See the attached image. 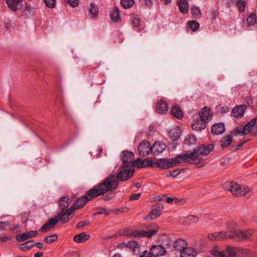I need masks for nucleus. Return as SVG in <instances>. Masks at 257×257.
Listing matches in <instances>:
<instances>
[{
  "mask_svg": "<svg viewBox=\"0 0 257 257\" xmlns=\"http://www.w3.org/2000/svg\"><path fill=\"white\" fill-rule=\"evenodd\" d=\"M118 185L119 183L116 179L115 174L111 173L100 183L89 189L85 195L79 198L76 205L79 207H83L89 201L107 192L114 190Z\"/></svg>",
  "mask_w": 257,
  "mask_h": 257,
  "instance_id": "nucleus-1",
  "label": "nucleus"
},
{
  "mask_svg": "<svg viewBox=\"0 0 257 257\" xmlns=\"http://www.w3.org/2000/svg\"><path fill=\"white\" fill-rule=\"evenodd\" d=\"M214 147V145L212 144L201 145L194 148L190 153L182 154L181 157L186 163L202 167L205 165V162L199 156L208 155L213 151Z\"/></svg>",
  "mask_w": 257,
  "mask_h": 257,
  "instance_id": "nucleus-2",
  "label": "nucleus"
},
{
  "mask_svg": "<svg viewBox=\"0 0 257 257\" xmlns=\"http://www.w3.org/2000/svg\"><path fill=\"white\" fill-rule=\"evenodd\" d=\"M224 188L230 191L235 197H241L250 192V188L248 186H241L236 182H227L224 185Z\"/></svg>",
  "mask_w": 257,
  "mask_h": 257,
  "instance_id": "nucleus-3",
  "label": "nucleus"
},
{
  "mask_svg": "<svg viewBox=\"0 0 257 257\" xmlns=\"http://www.w3.org/2000/svg\"><path fill=\"white\" fill-rule=\"evenodd\" d=\"M255 232V230L253 229L245 230L239 229L231 235V239L235 241H252L253 240V235Z\"/></svg>",
  "mask_w": 257,
  "mask_h": 257,
  "instance_id": "nucleus-4",
  "label": "nucleus"
},
{
  "mask_svg": "<svg viewBox=\"0 0 257 257\" xmlns=\"http://www.w3.org/2000/svg\"><path fill=\"white\" fill-rule=\"evenodd\" d=\"M182 155L177 156L175 158L172 159L171 161L167 159H161L157 161L156 167L162 169H168L178 164L181 163H186L185 160L181 157Z\"/></svg>",
  "mask_w": 257,
  "mask_h": 257,
  "instance_id": "nucleus-5",
  "label": "nucleus"
},
{
  "mask_svg": "<svg viewBox=\"0 0 257 257\" xmlns=\"http://www.w3.org/2000/svg\"><path fill=\"white\" fill-rule=\"evenodd\" d=\"M255 129L254 134H257V117L252 119L244 126H240L236 127L234 130V134L235 136L238 135H246L249 134L251 131L252 127Z\"/></svg>",
  "mask_w": 257,
  "mask_h": 257,
  "instance_id": "nucleus-6",
  "label": "nucleus"
},
{
  "mask_svg": "<svg viewBox=\"0 0 257 257\" xmlns=\"http://www.w3.org/2000/svg\"><path fill=\"white\" fill-rule=\"evenodd\" d=\"M151 230L148 231L139 230L134 231L131 234L127 232H124L122 233V234L124 236L130 235L131 236L136 238H141L145 236L151 237L154 234L158 231L159 227L157 224H153L151 225Z\"/></svg>",
  "mask_w": 257,
  "mask_h": 257,
  "instance_id": "nucleus-7",
  "label": "nucleus"
},
{
  "mask_svg": "<svg viewBox=\"0 0 257 257\" xmlns=\"http://www.w3.org/2000/svg\"><path fill=\"white\" fill-rule=\"evenodd\" d=\"M134 174V170L131 169L128 164L122 166L115 176L117 181H125L131 178Z\"/></svg>",
  "mask_w": 257,
  "mask_h": 257,
  "instance_id": "nucleus-8",
  "label": "nucleus"
},
{
  "mask_svg": "<svg viewBox=\"0 0 257 257\" xmlns=\"http://www.w3.org/2000/svg\"><path fill=\"white\" fill-rule=\"evenodd\" d=\"M78 199L75 201L73 206L65 210L64 212L59 213L55 217L58 220V222L60 221L63 223H67L72 217V215L76 209H79L82 207H78L76 205Z\"/></svg>",
  "mask_w": 257,
  "mask_h": 257,
  "instance_id": "nucleus-9",
  "label": "nucleus"
},
{
  "mask_svg": "<svg viewBox=\"0 0 257 257\" xmlns=\"http://www.w3.org/2000/svg\"><path fill=\"white\" fill-rule=\"evenodd\" d=\"M138 149L139 155L143 157L147 156L152 153L151 144L147 141L142 142L138 146Z\"/></svg>",
  "mask_w": 257,
  "mask_h": 257,
  "instance_id": "nucleus-10",
  "label": "nucleus"
},
{
  "mask_svg": "<svg viewBox=\"0 0 257 257\" xmlns=\"http://www.w3.org/2000/svg\"><path fill=\"white\" fill-rule=\"evenodd\" d=\"M149 252L152 257H158L165 255L167 251L162 245H154L152 246Z\"/></svg>",
  "mask_w": 257,
  "mask_h": 257,
  "instance_id": "nucleus-11",
  "label": "nucleus"
},
{
  "mask_svg": "<svg viewBox=\"0 0 257 257\" xmlns=\"http://www.w3.org/2000/svg\"><path fill=\"white\" fill-rule=\"evenodd\" d=\"M58 223V220L55 216L50 218L47 222L44 223L40 228L42 232H46L53 228Z\"/></svg>",
  "mask_w": 257,
  "mask_h": 257,
  "instance_id": "nucleus-12",
  "label": "nucleus"
},
{
  "mask_svg": "<svg viewBox=\"0 0 257 257\" xmlns=\"http://www.w3.org/2000/svg\"><path fill=\"white\" fill-rule=\"evenodd\" d=\"M38 235L36 230H32L22 234H19L16 236V240L19 242H22L29 238L35 237Z\"/></svg>",
  "mask_w": 257,
  "mask_h": 257,
  "instance_id": "nucleus-13",
  "label": "nucleus"
},
{
  "mask_svg": "<svg viewBox=\"0 0 257 257\" xmlns=\"http://www.w3.org/2000/svg\"><path fill=\"white\" fill-rule=\"evenodd\" d=\"M208 238L211 241H220L224 239H229L226 235V232L224 231L216 232L209 234Z\"/></svg>",
  "mask_w": 257,
  "mask_h": 257,
  "instance_id": "nucleus-14",
  "label": "nucleus"
},
{
  "mask_svg": "<svg viewBox=\"0 0 257 257\" xmlns=\"http://www.w3.org/2000/svg\"><path fill=\"white\" fill-rule=\"evenodd\" d=\"M226 225L229 229V231H225L226 232V235L228 236L229 239H231V235L239 230L237 229L238 227V224L234 220H230L227 222Z\"/></svg>",
  "mask_w": 257,
  "mask_h": 257,
  "instance_id": "nucleus-15",
  "label": "nucleus"
},
{
  "mask_svg": "<svg viewBox=\"0 0 257 257\" xmlns=\"http://www.w3.org/2000/svg\"><path fill=\"white\" fill-rule=\"evenodd\" d=\"M166 146L162 142H155L153 146H151L152 153L155 156L158 155L166 149Z\"/></svg>",
  "mask_w": 257,
  "mask_h": 257,
  "instance_id": "nucleus-16",
  "label": "nucleus"
},
{
  "mask_svg": "<svg viewBox=\"0 0 257 257\" xmlns=\"http://www.w3.org/2000/svg\"><path fill=\"white\" fill-rule=\"evenodd\" d=\"M199 114L200 118L206 122L211 119L213 115L211 109L208 107H204L201 109L199 111Z\"/></svg>",
  "mask_w": 257,
  "mask_h": 257,
  "instance_id": "nucleus-17",
  "label": "nucleus"
},
{
  "mask_svg": "<svg viewBox=\"0 0 257 257\" xmlns=\"http://www.w3.org/2000/svg\"><path fill=\"white\" fill-rule=\"evenodd\" d=\"M206 122L200 118L195 119L192 124V127L195 131H202L206 127Z\"/></svg>",
  "mask_w": 257,
  "mask_h": 257,
  "instance_id": "nucleus-18",
  "label": "nucleus"
},
{
  "mask_svg": "<svg viewBox=\"0 0 257 257\" xmlns=\"http://www.w3.org/2000/svg\"><path fill=\"white\" fill-rule=\"evenodd\" d=\"M6 3L9 9L14 12L20 10L22 7L21 0H6Z\"/></svg>",
  "mask_w": 257,
  "mask_h": 257,
  "instance_id": "nucleus-19",
  "label": "nucleus"
},
{
  "mask_svg": "<svg viewBox=\"0 0 257 257\" xmlns=\"http://www.w3.org/2000/svg\"><path fill=\"white\" fill-rule=\"evenodd\" d=\"M134 154L128 151H123L121 153V161L123 163L129 164L132 163L134 159Z\"/></svg>",
  "mask_w": 257,
  "mask_h": 257,
  "instance_id": "nucleus-20",
  "label": "nucleus"
},
{
  "mask_svg": "<svg viewBox=\"0 0 257 257\" xmlns=\"http://www.w3.org/2000/svg\"><path fill=\"white\" fill-rule=\"evenodd\" d=\"M225 125L223 123H216L211 127V133L214 135H219L225 132Z\"/></svg>",
  "mask_w": 257,
  "mask_h": 257,
  "instance_id": "nucleus-21",
  "label": "nucleus"
},
{
  "mask_svg": "<svg viewBox=\"0 0 257 257\" xmlns=\"http://www.w3.org/2000/svg\"><path fill=\"white\" fill-rule=\"evenodd\" d=\"M244 110L245 108L243 105L237 106L232 109L231 114L234 117H241L243 115Z\"/></svg>",
  "mask_w": 257,
  "mask_h": 257,
  "instance_id": "nucleus-22",
  "label": "nucleus"
},
{
  "mask_svg": "<svg viewBox=\"0 0 257 257\" xmlns=\"http://www.w3.org/2000/svg\"><path fill=\"white\" fill-rule=\"evenodd\" d=\"M187 244L185 240L180 238L176 240L174 243V248L176 250L181 252L185 249V248L187 247Z\"/></svg>",
  "mask_w": 257,
  "mask_h": 257,
  "instance_id": "nucleus-23",
  "label": "nucleus"
},
{
  "mask_svg": "<svg viewBox=\"0 0 257 257\" xmlns=\"http://www.w3.org/2000/svg\"><path fill=\"white\" fill-rule=\"evenodd\" d=\"M224 257H236L237 253V247L228 246L224 250Z\"/></svg>",
  "mask_w": 257,
  "mask_h": 257,
  "instance_id": "nucleus-24",
  "label": "nucleus"
},
{
  "mask_svg": "<svg viewBox=\"0 0 257 257\" xmlns=\"http://www.w3.org/2000/svg\"><path fill=\"white\" fill-rule=\"evenodd\" d=\"M238 255H242L244 257H257V255L251 252L248 248H238L237 247Z\"/></svg>",
  "mask_w": 257,
  "mask_h": 257,
  "instance_id": "nucleus-25",
  "label": "nucleus"
},
{
  "mask_svg": "<svg viewBox=\"0 0 257 257\" xmlns=\"http://www.w3.org/2000/svg\"><path fill=\"white\" fill-rule=\"evenodd\" d=\"M196 255V250L189 247L185 248V249L180 252V257H195Z\"/></svg>",
  "mask_w": 257,
  "mask_h": 257,
  "instance_id": "nucleus-26",
  "label": "nucleus"
},
{
  "mask_svg": "<svg viewBox=\"0 0 257 257\" xmlns=\"http://www.w3.org/2000/svg\"><path fill=\"white\" fill-rule=\"evenodd\" d=\"M90 235L86 234L85 232H81L75 235L73 237V240L77 243H82L89 239Z\"/></svg>",
  "mask_w": 257,
  "mask_h": 257,
  "instance_id": "nucleus-27",
  "label": "nucleus"
},
{
  "mask_svg": "<svg viewBox=\"0 0 257 257\" xmlns=\"http://www.w3.org/2000/svg\"><path fill=\"white\" fill-rule=\"evenodd\" d=\"M171 113L172 115L179 119H182L183 117V112L182 109L177 105H175L172 107Z\"/></svg>",
  "mask_w": 257,
  "mask_h": 257,
  "instance_id": "nucleus-28",
  "label": "nucleus"
},
{
  "mask_svg": "<svg viewBox=\"0 0 257 257\" xmlns=\"http://www.w3.org/2000/svg\"><path fill=\"white\" fill-rule=\"evenodd\" d=\"M128 248H130L133 252L138 253L141 251L140 246L137 241L131 240L127 242Z\"/></svg>",
  "mask_w": 257,
  "mask_h": 257,
  "instance_id": "nucleus-29",
  "label": "nucleus"
},
{
  "mask_svg": "<svg viewBox=\"0 0 257 257\" xmlns=\"http://www.w3.org/2000/svg\"><path fill=\"white\" fill-rule=\"evenodd\" d=\"M168 110V104L164 100L159 101L156 106V111L159 113H163Z\"/></svg>",
  "mask_w": 257,
  "mask_h": 257,
  "instance_id": "nucleus-30",
  "label": "nucleus"
},
{
  "mask_svg": "<svg viewBox=\"0 0 257 257\" xmlns=\"http://www.w3.org/2000/svg\"><path fill=\"white\" fill-rule=\"evenodd\" d=\"M69 199L68 197L63 196L61 197L58 201L60 209L63 211L67 208L69 205Z\"/></svg>",
  "mask_w": 257,
  "mask_h": 257,
  "instance_id": "nucleus-31",
  "label": "nucleus"
},
{
  "mask_svg": "<svg viewBox=\"0 0 257 257\" xmlns=\"http://www.w3.org/2000/svg\"><path fill=\"white\" fill-rule=\"evenodd\" d=\"M177 4L182 13L186 14L188 12V4L187 0H180Z\"/></svg>",
  "mask_w": 257,
  "mask_h": 257,
  "instance_id": "nucleus-32",
  "label": "nucleus"
},
{
  "mask_svg": "<svg viewBox=\"0 0 257 257\" xmlns=\"http://www.w3.org/2000/svg\"><path fill=\"white\" fill-rule=\"evenodd\" d=\"M163 207L156 206L154 207L149 214V216L152 219H155L160 216L162 213Z\"/></svg>",
  "mask_w": 257,
  "mask_h": 257,
  "instance_id": "nucleus-33",
  "label": "nucleus"
},
{
  "mask_svg": "<svg viewBox=\"0 0 257 257\" xmlns=\"http://www.w3.org/2000/svg\"><path fill=\"white\" fill-rule=\"evenodd\" d=\"M89 13L93 18H96L98 14V8L96 5L91 3L88 9Z\"/></svg>",
  "mask_w": 257,
  "mask_h": 257,
  "instance_id": "nucleus-34",
  "label": "nucleus"
},
{
  "mask_svg": "<svg viewBox=\"0 0 257 257\" xmlns=\"http://www.w3.org/2000/svg\"><path fill=\"white\" fill-rule=\"evenodd\" d=\"M196 143V137L193 135H188L183 141L184 145L191 146L195 144Z\"/></svg>",
  "mask_w": 257,
  "mask_h": 257,
  "instance_id": "nucleus-35",
  "label": "nucleus"
},
{
  "mask_svg": "<svg viewBox=\"0 0 257 257\" xmlns=\"http://www.w3.org/2000/svg\"><path fill=\"white\" fill-rule=\"evenodd\" d=\"M232 135H228L223 137L220 141V146L222 147H228L232 142Z\"/></svg>",
  "mask_w": 257,
  "mask_h": 257,
  "instance_id": "nucleus-36",
  "label": "nucleus"
},
{
  "mask_svg": "<svg viewBox=\"0 0 257 257\" xmlns=\"http://www.w3.org/2000/svg\"><path fill=\"white\" fill-rule=\"evenodd\" d=\"M119 10L117 7H114L110 14V18L112 21L118 22L120 20Z\"/></svg>",
  "mask_w": 257,
  "mask_h": 257,
  "instance_id": "nucleus-37",
  "label": "nucleus"
},
{
  "mask_svg": "<svg viewBox=\"0 0 257 257\" xmlns=\"http://www.w3.org/2000/svg\"><path fill=\"white\" fill-rule=\"evenodd\" d=\"M210 254L214 257H224V250H220L218 247H214L210 250Z\"/></svg>",
  "mask_w": 257,
  "mask_h": 257,
  "instance_id": "nucleus-38",
  "label": "nucleus"
},
{
  "mask_svg": "<svg viewBox=\"0 0 257 257\" xmlns=\"http://www.w3.org/2000/svg\"><path fill=\"white\" fill-rule=\"evenodd\" d=\"M35 245L34 241L31 240L21 244L20 249L22 251H26L31 249Z\"/></svg>",
  "mask_w": 257,
  "mask_h": 257,
  "instance_id": "nucleus-39",
  "label": "nucleus"
},
{
  "mask_svg": "<svg viewBox=\"0 0 257 257\" xmlns=\"http://www.w3.org/2000/svg\"><path fill=\"white\" fill-rule=\"evenodd\" d=\"M132 165L134 167L137 166L138 168H146V159L143 160L138 158L132 162Z\"/></svg>",
  "mask_w": 257,
  "mask_h": 257,
  "instance_id": "nucleus-40",
  "label": "nucleus"
},
{
  "mask_svg": "<svg viewBox=\"0 0 257 257\" xmlns=\"http://www.w3.org/2000/svg\"><path fill=\"white\" fill-rule=\"evenodd\" d=\"M180 133L181 131L180 128L172 130L169 132L170 137L173 141L177 140L181 136Z\"/></svg>",
  "mask_w": 257,
  "mask_h": 257,
  "instance_id": "nucleus-41",
  "label": "nucleus"
},
{
  "mask_svg": "<svg viewBox=\"0 0 257 257\" xmlns=\"http://www.w3.org/2000/svg\"><path fill=\"white\" fill-rule=\"evenodd\" d=\"M58 239V235L56 234H54L46 236L44 238V241L47 243H51L57 241Z\"/></svg>",
  "mask_w": 257,
  "mask_h": 257,
  "instance_id": "nucleus-42",
  "label": "nucleus"
},
{
  "mask_svg": "<svg viewBox=\"0 0 257 257\" xmlns=\"http://www.w3.org/2000/svg\"><path fill=\"white\" fill-rule=\"evenodd\" d=\"M229 111V108L224 105H218L216 107V112L217 114H222Z\"/></svg>",
  "mask_w": 257,
  "mask_h": 257,
  "instance_id": "nucleus-43",
  "label": "nucleus"
},
{
  "mask_svg": "<svg viewBox=\"0 0 257 257\" xmlns=\"http://www.w3.org/2000/svg\"><path fill=\"white\" fill-rule=\"evenodd\" d=\"M188 26L193 31H196L199 28V23L196 21H190L188 22Z\"/></svg>",
  "mask_w": 257,
  "mask_h": 257,
  "instance_id": "nucleus-44",
  "label": "nucleus"
},
{
  "mask_svg": "<svg viewBox=\"0 0 257 257\" xmlns=\"http://www.w3.org/2000/svg\"><path fill=\"white\" fill-rule=\"evenodd\" d=\"M246 22L248 25L252 26L254 25L256 22V15L251 14L247 18Z\"/></svg>",
  "mask_w": 257,
  "mask_h": 257,
  "instance_id": "nucleus-45",
  "label": "nucleus"
},
{
  "mask_svg": "<svg viewBox=\"0 0 257 257\" xmlns=\"http://www.w3.org/2000/svg\"><path fill=\"white\" fill-rule=\"evenodd\" d=\"M121 4L125 9L132 7L134 4V0H121Z\"/></svg>",
  "mask_w": 257,
  "mask_h": 257,
  "instance_id": "nucleus-46",
  "label": "nucleus"
},
{
  "mask_svg": "<svg viewBox=\"0 0 257 257\" xmlns=\"http://www.w3.org/2000/svg\"><path fill=\"white\" fill-rule=\"evenodd\" d=\"M236 6L238 7L239 12H244L245 9V2L244 0H238L236 2Z\"/></svg>",
  "mask_w": 257,
  "mask_h": 257,
  "instance_id": "nucleus-47",
  "label": "nucleus"
},
{
  "mask_svg": "<svg viewBox=\"0 0 257 257\" xmlns=\"http://www.w3.org/2000/svg\"><path fill=\"white\" fill-rule=\"evenodd\" d=\"M191 13L195 18H197L200 16V10L197 7H192L191 9Z\"/></svg>",
  "mask_w": 257,
  "mask_h": 257,
  "instance_id": "nucleus-48",
  "label": "nucleus"
},
{
  "mask_svg": "<svg viewBox=\"0 0 257 257\" xmlns=\"http://www.w3.org/2000/svg\"><path fill=\"white\" fill-rule=\"evenodd\" d=\"M111 212L110 210L106 209L104 208H100L98 209V211L94 213L95 215L105 214V215H108Z\"/></svg>",
  "mask_w": 257,
  "mask_h": 257,
  "instance_id": "nucleus-49",
  "label": "nucleus"
},
{
  "mask_svg": "<svg viewBox=\"0 0 257 257\" xmlns=\"http://www.w3.org/2000/svg\"><path fill=\"white\" fill-rule=\"evenodd\" d=\"M141 20L138 15H134L132 17V23L133 26L138 27L140 25Z\"/></svg>",
  "mask_w": 257,
  "mask_h": 257,
  "instance_id": "nucleus-50",
  "label": "nucleus"
},
{
  "mask_svg": "<svg viewBox=\"0 0 257 257\" xmlns=\"http://www.w3.org/2000/svg\"><path fill=\"white\" fill-rule=\"evenodd\" d=\"M46 6L49 8H53L56 5V0H43Z\"/></svg>",
  "mask_w": 257,
  "mask_h": 257,
  "instance_id": "nucleus-51",
  "label": "nucleus"
},
{
  "mask_svg": "<svg viewBox=\"0 0 257 257\" xmlns=\"http://www.w3.org/2000/svg\"><path fill=\"white\" fill-rule=\"evenodd\" d=\"M157 162H154L149 158L146 159V167H156Z\"/></svg>",
  "mask_w": 257,
  "mask_h": 257,
  "instance_id": "nucleus-52",
  "label": "nucleus"
},
{
  "mask_svg": "<svg viewBox=\"0 0 257 257\" xmlns=\"http://www.w3.org/2000/svg\"><path fill=\"white\" fill-rule=\"evenodd\" d=\"M10 224L8 221H0V230L6 231L7 228L9 227Z\"/></svg>",
  "mask_w": 257,
  "mask_h": 257,
  "instance_id": "nucleus-53",
  "label": "nucleus"
},
{
  "mask_svg": "<svg viewBox=\"0 0 257 257\" xmlns=\"http://www.w3.org/2000/svg\"><path fill=\"white\" fill-rule=\"evenodd\" d=\"M187 220L190 223H196L199 221V218L195 215H189L187 217Z\"/></svg>",
  "mask_w": 257,
  "mask_h": 257,
  "instance_id": "nucleus-54",
  "label": "nucleus"
},
{
  "mask_svg": "<svg viewBox=\"0 0 257 257\" xmlns=\"http://www.w3.org/2000/svg\"><path fill=\"white\" fill-rule=\"evenodd\" d=\"M67 3L72 7H76L78 6L79 0H66Z\"/></svg>",
  "mask_w": 257,
  "mask_h": 257,
  "instance_id": "nucleus-55",
  "label": "nucleus"
},
{
  "mask_svg": "<svg viewBox=\"0 0 257 257\" xmlns=\"http://www.w3.org/2000/svg\"><path fill=\"white\" fill-rule=\"evenodd\" d=\"M141 195V193L133 194L130 197L129 200H138L139 199Z\"/></svg>",
  "mask_w": 257,
  "mask_h": 257,
  "instance_id": "nucleus-56",
  "label": "nucleus"
},
{
  "mask_svg": "<svg viewBox=\"0 0 257 257\" xmlns=\"http://www.w3.org/2000/svg\"><path fill=\"white\" fill-rule=\"evenodd\" d=\"M89 224V221H80L77 223V227L78 228H81L86 225H88Z\"/></svg>",
  "mask_w": 257,
  "mask_h": 257,
  "instance_id": "nucleus-57",
  "label": "nucleus"
},
{
  "mask_svg": "<svg viewBox=\"0 0 257 257\" xmlns=\"http://www.w3.org/2000/svg\"><path fill=\"white\" fill-rule=\"evenodd\" d=\"M218 13L216 10H212L210 13V18L212 21H214L216 19L217 16H218Z\"/></svg>",
  "mask_w": 257,
  "mask_h": 257,
  "instance_id": "nucleus-58",
  "label": "nucleus"
},
{
  "mask_svg": "<svg viewBox=\"0 0 257 257\" xmlns=\"http://www.w3.org/2000/svg\"><path fill=\"white\" fill-rule=\"evenodd\" d=\"M139 257H152L149 251L147 250H145L143 251Z\"/></svg>",
  "mask_w": 257,
  "mask_h": 257,
  "instance_id": "nucleus-59",
  "label": "nucleus"
},
{
  "mask_svg": "<svg viewBox=\"0 0 257 257\" xmlns=\"http://www.w3.org/2000/svg\"><path fill=\"white\" fill-rule=\"evenodd\" d=\"M126 245H127V242H122L117 244L116 245V248L118 249H122L124 247L126 248L127 247V246H126Z\"/></svg>",
  "mask_w": 257,
  "mask_h": 257,
  "instance_id": "nucleus-60",
  "label": "nucleus"
},
{
  "mask_svg": "<svg viewBox=\"0 0 257 257\" xmlns=\"http://www.w3.org/2000/svg\"><path fill=\"white\" fill-rule=\"evenodd\" d=\"M250 139H247L245 140L244 141H243L242 143L239 144L236 146L235 151H237L239 150L245 143L247 142L248 141H249Z\"/></svg>",
  "mask_w": 257,
  "mask_h": 257,
  "instance_id": "nucleus-61",
  "label": "nucleus"
},
{
  "mask_svg": "<svg viewBox=\"0 0 257 257\" xmlns=\"http://www.w3.org/2000/svg\"><path fill=\"white\" fill-rule=\"evenodd\" d=\"M180 173V172L178 170H174L171 172L170 176L173 177H177Z\"/></svg>",
  "mask_w": 257,
  "mask_h": 257,
  "instance_id": "nucleus-62",
  "label": "nucleus"
},
{
  "mask_svg": "<svg viewBox=\"0 0 257 257\" xmlns=\"http://www.w3.org/2000/svg\"><path fill=\"white\" fill-rule=\"evenodd\" d=\"M12 231L15 233L19 232L20 231V226L19 225H14L13 227L12 228Z\"/></svg>",
  "mask_w": 257,
  "mask_h": 257,
  "instance_id": "nucleus-63",
  "label": "nucleus"
},
{
  "mask_svg": "<svg viewBox=\"0 0 257 257\" xmlns=\"http://www.w3.org/2000/svg\"><path fill=\"white\" fill-rule=\"evenodd\" d=\"M145 1V5L148 7H150L153 4L152 0H144Z\"/></svg>",
  "mask_w": 257,
  "mask_h": 257,
  "instance_id": "nucleus-64",
  "label": "nucleus"
}]
</instances>
